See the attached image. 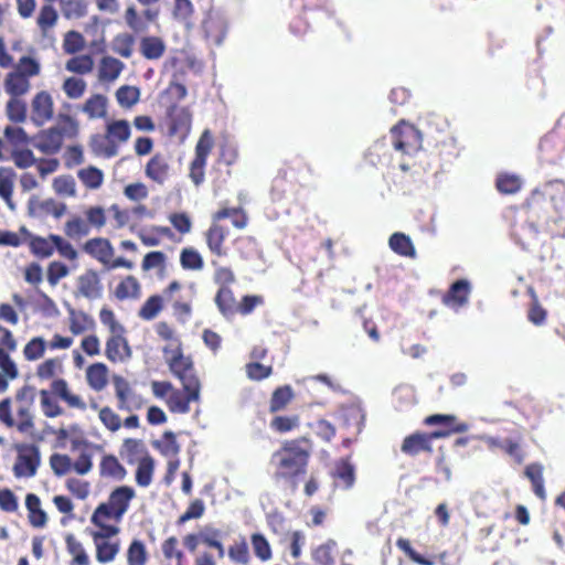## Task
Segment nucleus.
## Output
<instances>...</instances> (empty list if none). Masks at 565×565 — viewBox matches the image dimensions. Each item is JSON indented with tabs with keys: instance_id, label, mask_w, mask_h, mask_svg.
<instances>
[{
	"instance_id": "72a5a7b5",
	"label": "nucleus",
	"mask_w": 565,
	"mask_h": 565,
	"mask_svg": "<svg viewBox=\"0 0 565 565\" xmlns=\"http://www.w3.org/2000/svg\"><path fill=\"white\" fill-rule=\"evenodd\" d=\"M94 319L84 311L70 310L68 328L73 335H79L95 329Z\"/></svg>"
},
{
	"instance_id": "3c124183",
	"label": "nucleus",
	"mask_w": 565,
	"mask_h": 565,
	"mask_svg": "<svg viewBox=\"0 0 565 565\" xmlns=\"http://www.w3.org/2000/svg\"><path fill=\"white\" fill-rule=\"evenodd\" d=\"M147 177H162L170 173V157L157 153L151 158L146 168Z\"/></svg>"
},
{
	"instance_id": "ea45409f",
	"label": "nucleus",
	"mask_w": 565,
	"mask_h": 565,
	"mask_svg": "<svg viewBox=\"0 0 565 565\" xmlns=\"http://www.w3.org/2000/svg\"><path fill=\"white\" fill-rule=\"evenodd\" d=\"M164 51L166 45L158 36H145L140 41V52L147 60H158Z\"/></svg>"
},
{
	"instance_id": "a878e982",
	"label": "nucleus",
	"mask_w": 565,
	"mask_h": 565,
	"mask_svg": "<svg viewBox=\"0 0 565 565\" xmlns=\"http://www.w3.org/2000/svg\"><path fill=\"white\" fill-rule=\"evenodd\" d=\"M125 68V64L113 56L100 58L97 68V78L100 83L109 84L118 79Z\"/></svg>"
},
{
	"instance_id": "c85d7f7f",
	"label": "nucleus",
	"mask_w": 565,
	"mask_h": 565,
	"mask_svg": "<svg viewBox=\"0 0 565 565\" xmlns=\"http://www.w3.org/2000/svg\"><path fill=\"white\" fill-rule=\"evenodd\" d=\"M3 334H0V369L1 372L6 373L7 376L11 377V380H15L19 377V369L15 362L11 359L10 353L17 350V340L11 333V340L13 342V347L11 344L4 343Z\"/></svg>"
},
{
	"instance_id": "6e6552de",
	"label": "nucleus",
	"mask_w": 565,
	"mask_h": 565,
	"mask_svg": "<svg viewBox=\"0 0 565 565\" xmlns=\"http://www.w3.org/2000/svg\"><path fill=\"white\" fill-rule=\"evenodd\" d=\"M200 544L215 550L218 558H223L225 555L222 532L218 529L204 526L198 533H189L183 537V545L191 553H194Z\"/></svg>"
},
{
	"instance_id": "de8ad7c7",
	"label": "nucleus",
	"mask_w": 565,
	"mask_h": 565,
	"mask_svg": "<svg viewBox=\"0 0 565 565\" xmlns=\"http://www.w3.org/2000/svg\"><path fill=\"white\" fill-rule=\"evenodd\" d=\"M128 565H147L148 552L146 545L140 540H132L127 548Z\"/></svg>"
},
{
	"instance_id": "5701e85b",
	"label": "nucleus",
	"mask_w": 565,
	"mask_h": 565,
	"mask_svg": "<svg viewBox=\"0 0 565 565\" xmlns=\"http://www.w3.org/2000/svg\"><path fill=\"white\" fill-rule=\"evenodd\" d=\"M228 231L226 227L212 223L204 233L205 243L212 255L217 257L226 256L227 252L224 247Z\"/></svg>"
},
{
	"instance_id": "423d86ee",
	"label": "nucleus",
	"mask_w": 565,
	"mask_h": 565,
	"mask_svg": "<svg viewBox=\"0 0 565 565\" xmlns=\"http://www.w3.org/2000/svg\"><path fill=\"white\" fill-rule=\"evenodd\" d=\"M135 498L136 491L132 487L119 486L109 493L107 501L99 503L95 510L113 516V521L120 523Z\"/></svg>"
},
{
	"instance_id": "a19ab883",
	"label": "nucleus",
	"mask_w": 565,
	"mask_h": 565,
	"mask_svg": "<svg viewBox=\"0 0 565 565\" xmlns=\"http://www.w3.org/2000/svg\"><path fill=\"white\" fill-rule=\"evenodd\" d=\"M83 111L89 119L104 118L107 114V98L100 94L90 96L83 105Z\"/></svg>"
},
{
	"instance_id": "393cba45",
	"label": "nucleus",
	"mask_w": 565,
	"mask_h": 565,
	"mask_svg": "<svg viewBox=\"0 0 565 565\" xmlns=\"http://www.w3.org/2000/svg\"><path fill=\"white\" fill-rule=\"evenodd\" d=\"M83 249L105 267L115 255V250L110 242L103 237L88 239L84 244Z\"/></svg>"
},
{
	"instance_id": "1a4fd4ad",
	"label": "nucleus",
	"mask_w": 565,
	"mask_h": 565,
	"mask_svg": "<svg viewBox=\"0 0 565 565\" xmlns=\"http://www.w3.org/2000/svg\"><path fill=\"white\" fill-rule=\"evenodd\" d=\"M41 462L40 450L35 445H22L13 465L15 478H31L36 475Z\"/></svg>"
},
{
	"instance_id": "a211bd4d",
	"label": "nucleus",
	"mask_w": 565,
	"mask_h": 565,
	"mask_svg": "<svg viewBox=\"0 0 565 565\" xmlns=\"http://www.w3.org/2000/svg\"><path fill=\"white\" fill-rule=\"evenodd\" d=\"M125 333L126 332L110 333L106 341L105 355L113 363L122 362L131 355Z\"/></svg>"
},
{
	"instance_id": "6ab92c4d",
	"label": "nucleus",
	"mask_w": 565,
	"mask_h": 565,
	"mask_svg": "<svg viewBox=\"0 0 565 565\" xmlns=\"http://www.w3.org/2000/svg\"><path fill=\"white\" fill-rule=\"evenodd\" d=\"M202 28L209 41L215 45H221L227 31V23L223 15L217 12H209L205 17Z\"/></svg>"
},
{
	"instance_id": "37998d69",
	"label": "nucleus",
	"mask_w": 565,
	"mask_h": 565,
	"mask_svg": "<svg viewBox=\"0 0 565 565\" xmlns=\"http://www.w3.org/2000/svg\"><path fill=\"white\" fill-rule=\"evenodd\" d=\"M140 295V284L135 276H126L115 288V297L118 300L128 298H138Z\"/></svg>"
},
{
	"instance_id": "8fccbe9b",
	"label": "nucleus",
	"mask_w": 565,
	"mask_h": 565,
	"mask_svg": "<svg viewBox=\"0 0 565 565\" xmlns=\"http://www.w3.org/2000/svg\"><path fill=\"white\" fill-rule=\"evenodd\" d=\"M180 264L185 270H201L204 267L203 257L193 247H184L181 250Z\"/></svg>"
},
{
	"instance_id": "ddd939ff",
	"label": "nucleus",
	"mask_w": 565,
	"mask_h": 565,
	"mask_svg": "<svg viewBox=\"0 0 565 565\" xmlns=\"http://www.w3.org/2000/svg\"><path fill=\"white\" fill-rule=\"evenodd\" d=\"M200 398V391L173 387L170 396L166 398V405L172 414H188L191 409L190 404L198 403Z\"/></svg>"
},
{
	"instance_id": "9d476101",
	"label": "nucleus",
	"mask_w": 565,
	"mask_h": 565,
	"mask_svg": "<svg viewBox=\"0 0 565 565\" xmlns=\"http://www.w3.org/2000/svg\"><path fill=\"white\" fill-rule=\"evenodd\" d=\"M104 286L99 274L95 269H86L76 278L74 295L88 300H97L103 297Z\"/></svg>"
},
{
	"instance_id": "c9c22d12",
	"label": "nucleus",
	"mask_w": 565,
	"mask_h": 565,
	"mask_svg": "<svg viewBox=\"0 0 565 565\" xmlns=\"http://www.w3.org/2000/svg\"><path fill=\"white\" fill-rule=\"evenodd\" d=\"M86 380L90 388L96 392L104 390L108 383V369L104 363L97 362L86 370Z\"/></svg>"
},
{
	"instance_id": "20e7f679",
	"label": "nucleus",
	"mask_w": 565,
	"mask_h": 565,
	"mask_svg": "<svg viewBox=\"0 0 565 565\" xmlns=\"http://www.w3.org/2000/svg\"><path fill=\"white\" fill-rule=\"evenodd\" d=\"M130 135L131 128L127 120H110L104 135L92 136L89 147L95 154L111 158L118 154L119 147L129 140Z\"/></svg>"
},
{
	"instance_id": "412c9836",
	"label": "nucleus",
	"mask_w": 565,
	"mask_h": 565,
	"mask_svg": "<svg viewBox=\"0 0 565 565\" xmlns=\"http://www.w3.org/2000/svg\"><path fill=\"white\" fill-rule=\"evenodd\" d=\"M110 520H113V516L105 515V513H99L97 510H94L90 522L98 529L90 534L94 543L103 540H115L119 534V526L107 523Z\"/></svg>"
},
{
	"instance_id": "a18cd8bd",
	"label": "nucleus",
	"mask_w": 565,
	"mask_h": 565,
	"mask_svg": "<svg viewBox=\"0 0 565 565\" xmlns=\"http://www.w3.org/2000/svg\"><path fill=\"white\" fill-rule=\"evenodd\" d=\"M525 476L530 479L535 495L541 500H545L543 467L540 463H531L525 468Z\"/></svg>"
},
{
	"instance_id": "2eb2a0df",
	"label": "nucleus",
	"mask_w": 565,
	"mask_h": 565,
	"mask_svg": "<svg viewBox=\"0 0 565 565\" xmlns=\"http://www.w3.org/2000/svg\"><path fill=\"white\" fill-rule=\"evenodd\" d=\"M54 102L52 96L45 92H39L31 102V120L36 126H43L53 118Z\"/></svg>"
},
{
	"instance_id": "0e129e2a",
	"label": "nucleus",
	"mask_w": 565,
	"mask_h": 565,
	"mask_svg": "<svg viewBox=\"0 0 565 565\" xmlns=\"http://www.w3.org/2000/svg\"><path fill=\"white\" fill-rule=\"evenodd\" d=\"M45 349V340L42 337H34L25 344L23 356L26 361H36L44 355Z\"/></svg>"
},
{
	"instance_id": "680f3d73",
	"label": "nucleus",
	"mask_w": 565,
	"mask_h": 565,
	"mask_svg": "<svg viewBox=\"0 0 565 565\" xmlns=\"http://www.w3.org/2000/svg\"><path fill=\"white\" fill-rule=\"evenodd\" d=\"M334 477L340 479L347 489L351 488L355 481V472L353 465L349 459H341L335 465Z\"/></svg>"
},
{
	"instance_id": "603ef678",
	"label": "nucleus",
	"mask_w": 565,
	"mask_h": 565,
	"mask_svg": "<svg viewBox=\"0 0 565 565\" xmlns=\"http://www.w3.org/2000/svg\"><path fill=\"white\" fill-rule=\"evenodd\" d=\"M6 115L12 122H24L26 120V104L20 98L10 97L6 105Z\"/></svg>"
},
{
	"instance_id": "58836bf2",
	"label": "nucleus",
	"mask_w": 565,
	"mask_h": 565,
	"mask_svg": "<svg viewBox=\"0 0 565 565\" xmlns=\"http://www.w3.org/2000/svg\"><path fill=\"white\" fill-rule=\"evenodd\" d=\"M153 472L154 460L148 452H146V455L139 459L136 469L135 478L137 484L142 488L150 486V483L152 482Z\"/></svg>"
},
{
	"instance_id": "bb28decb",
	"label": "nucleus",
	"mask_w": 565,
	"mask_h": 565,
	"mask_svg": "<svg viewBox=\"0 0 565 565\" xmlns=\"http://www.w3.org/2000/svg\"><path fill=\"white\" fill-rule=\"evenodd\" d=\"M20 233L29 241L32 254L41 258H47L53 255L55 243L51 235L49 237L33 236L25 226L20 227Z\"/></svg>"
},
{
	"instance_id": "338daca9",
	"label": "nucleus",
	"mask_w": 565,
	"mask_h": 565,
	"mask_svg": "<svg viewBox=\"0 0 565 565\" xmlns=\"http://www.w3.org/2000/svg\"><path fill=\"white\" fill-rule=\"evenodd\" d=\"M20 75L30 79V77L38 76L41 72L40 62L32 56H22L14 70Z\"/></svg>"
},
{
	"instance_id": "4be33fe9",
	"label": "nucleus",
	"mask_w": 565,
	"mask_h": 565,
	"mask_svg": "<svg viewBox=\"0 0 565 565\" xmlns=\"http://www.w3.org/2000/svg\"><path fill=\"white\" fill-rule=\"evenodd\" d=\"M63 142L58 130L50 127L34 137L33 146L45 154H55L61 150Z\"/></svg>"
},
{
	"instance_id": "b1692460",
	"label": "nucleus",
	"mask_w": 565,
	"mask_h": 565,
	"mask_svg": "<svg viewBox=\"0 0 565 565\" xmlns=\"http://www.w3.org/2000/svg\"><path fill=\"white\" fill-rule=\"evenodd\" d=\"M424 425L439 426L435 431H448V436L455 433H465L468 430V424L457 423V417L449 414H434L425 417Z\"/></svg>"
},
{
	"instance_id": "e2e57ef3",
	"label": "nucleus",
	"mask_w": 565,
	"mask_h": 565,
	"mask_svg": "<svg viewBox=\"0 0 565 565\" xmlns=\"http://www.w3.org/2000/svg\"><path fill=\"white\" fill-rule=\"evenodd\" d=\"M116 98L121 107L130 108L138 103L140 90L135 86L124 85L117 89Z\"/></svg>"
},
{
	"instance_id": "4468645a",
	"label": "nucleus",
	"mask_w": 565,
	"mask_h": 565,
	"mask_svg": "<svg viewBox=\"0 0 565 565\" xmlns=\"http://www.w3.org/2000/svg\"><path fill=\"white\" fill-rule=\"evenodd\" d=\"M29 145V136L19 126H7L3 137L0 138V160H8L9 152Z\"/></svg>"
},
{
	"instance_id": "f3484780",
	"label": "nucleus",
	"mask_w": 565,
	"mask_h": 565,
	"mask_svg": "<svg viewBox=\"0 0 565 565\" xmlns=\"http://www.w3.org/2000/svg\"><path fill=\"white\" fill-rule=\"evenodd\" d=\"M214 146V139L209 129H205L196 146H195V158L191 163V172L190 177H202L203 169L206 164V158L210 154L212 148Z\"/></svg>"
},
{
	"instance_id": "5fc2aeb1",
	"label": "nucleus",
	"mask_w": 565,
	"mask_h": 565,
	"mask_svg": "<svg viewBox=\"0 0 565 565\" xmlns=\"http://www.w3.org/2000/svg\"><path fill=\"white\" fill-rule=\"evenodd\" d=\"M65 68L75 74H88L94 68V60L90 55L84 54V55H77L72 58H70L66 64Z\"/></svg>"
},
{
	"instance_id": "49530a36",
	"label": "nucleus",
	"mask_w": 565,
	"mask_h": 565,
	"mask_svg": "<svg viewBox=\"0 0 565 565\" xmlns=\"http://www.w3.org/2000/svg\"><path fill=\"white\" fill-rule=\"evenodd\" d=\"M161 552L166 561H175V565H184L185 555L179 547V540L175 536H169L161 543Z\"/></svg>"
},
{
	"instance_id": "c03bdc74",
	"label": "nucleus",
	"mask_w": 565,
	"mask_h": 565,
	"mask_svg": "<svg viewBox=\"0 0 565 565\" xmlns=\"http://www.w3.org/2000/svg\"><path fill=\"white\" fill-rule=\"evenodd\" d=\"M300 426V417L297 414L292 415H276L271 418L269 427L278 434H287Z\"/></svg>"
},
{
	"instance_id": "4d7b16f0",
	"label": "nucleus",
	"mask_w": 565,
	"mask_h": 565,
	"mask_svg": "<svg viewBox=\"0 0 565 565\" xmlns=\"http://www.w3.org/2000/svg\"><path fill=\"white\" fill-rule=\"evenodd\" d=\"M250 543L255 556L262 562H266L271 558L273 552L268 540L262 533H253L250 535Z\"/></svg>"
},
{
	"instance_id": "4c0bfd02",
	"label": "nucleus",
	"mask_w": 565,
	"mask_h": 565,
	"mask_svg": "<svg viewBox=\"0 0 565 565\" xmlns=\"http://www.w3.org/2000/svg\"><path fill=\"white\" fill-rule=\"evenodd\" d=\"M227 556L235 565H248L250 563V554L245 536H239L227 548Z\"/></svg>"
},
{
	"instance_id": "f03ea898",
	"label": "nucleus",
	"mask_w": 565,
	"mask_h": 565,
	"mask_svg": "<svg viewBox=\"0 0 565 565\" xmlns=\"http://www.w3.org/2000/svg\"><path fill=\"white\" fill-rule=\"evenodd\" d=\"M310 454L300 446L299 439L287 440L271 456L276 479L290 481L297 486V478L307 472Z\"/></svg>"
},
{
	"instance_id": "aec40b11",
	"label": "nucleus",
	"mask_w": 565,
	"mask_h": 565,
	"mask_svg": "<svg viewBox=\"0 0 565 565\" xmlns=\"http://www.w3.org/2000/svg\"><path fill=\"white\" fill-rule=\"evenodd\" d=\"M470 291L471 287L468 280H456L443 296L441 301L449 308L459 309L468 303Z\"/></svg>"
},
{
	"instance_id": "052dcab7",
	"label": "nucleus",
	"mask_w": 565,
	"mask_h": 565,
	"mask_svg": "<svg viewBox=\"0 0 565 565\" xmlns=\"http://www.w3.org/2000/svg\"><path fill=\"white\" fill-rule=\"evenodd\" d=\"M90 231L89 224L79 216H73L64 226L66 236L71 238H81L88 235Z\"/></svg>"
},
{
	"instance_id": "6e6d98bb",
	"label": "nucleus",
	"mask_w": 565,
	"mask_h": 565,
	"mask_svg": "<svg viewBox=\"0 0 565 565\" xmlns=\"http://www.w3.org/2000/svg\"><path fill=\"white\" fill-rule=\"evenodd\" d=\"M63 371V364L62 361L58 358H51L46 359L42 363H40L36 367V376L42 380H51L56 374L61 373Z\"/></svg>"
},
{
	"instance_id": "69168bd1",
	"label": "nucleus",
	"mask_w": 565,
	"mask_h": 565,
	"mask_svg": "<svg viewBox=\"0 0 565 565\" xmlns=\"http://www.w3.org/2000/svg\"><path fill=\"white\" fill-rule=\"evenodd\" d=\"M53 128L58 130L63 141L74 138L78 134V122L68 115L60 116L57 124Z\"/></svg>"
},
{
	"instance_id": "bf43d9fd",
	"label": "nucleus",
	"mask_w": 565,
	"mask_h": 565,
	"mask_svg": "<svg viewBox=\"0 0 565 565\" xmlns=\"http://www.w3.org/2000/svg\"><path fill=\"white\" fill-rule=\"evenodd\" d=\"M193 364L192 358L190 355H184L181 348L172 351V355L168 359L169 370L172 375H175L183 370H191V365Z\"/></svg>"
},
{
	"instance_id": "0eeeda50",
	"label": "nucleus",
	"mask_w": 565,
	"mask_h": 565,
	"mask_svg": "<svg viewBox=\"0 0 565 565\" xmlns=\"http://www.w3.org/2000/svg\"><path fill=\"white\" fill-rule=\"evenodd\" d=\"M445 437H448V431H415L403 439L401 451L408 457H417L420 454L431 455L433 440Z\"/></svg>"
},
{
	"instance_id": "39448f33",
	"label": "nucleus",
	"mask_w": 565,
	"mask_h": 565,
	"mask_svg": "<svg viewBox=\"0 0 565 565\" xmlns=\"http://www.w3.org/2000/svg\"><path fill=\"white\" fill-rule=\"evenodd\" d=\"M53 395L60 397L71 408L81 411L86 409V403L76 394H73L64 379H55L51 383V391H40V403L43 414L49 418H54L63 414L62 407L54 399Z\"/></svg>"
},
{
	"instance_id": "f8f14e48",
	"label": "nucleus",
	"mask_w": 565,
	"mask_h": 565,
	"mask_svg": "<svg viewBox=\"0 0 565 565\" xmlns=\"http://www.w3.org/2000/svg\"><path fill=\"white\" fill-rule=\"evenodd\" d=\"M168 127L171 136L184 139L192 125V114L186 107L173 105L168 110Z\"/></svg>"
},
{
	"instance_id": "7ed1b4c3",
	"label": "nucleus",
	"mask_w": 565,
	"mask_h": 565,
	"mask_svg": "<svg viewBox=\"0 0 565 565\" xmlns=\"http://www.w3.org/2000/svg\"><path fill=\"white\" fill-rule=\"evenodd\" d=\"M18 403L17 419L12 416L11 398L7 397L0 402V422L7 427H17L22 434L31 433L34 429L33 415L31 412L34 402V388L23 385L15 393Z\"/></svg>"
},
{
	"instance_id": "864d4df0",
	"label": "nucleus",
	"mask_w": 565,
	"mask_h": 565,
	"mask_svg": "<svg viewBox=\"0 0 565 565\" xmlns=\"http://www.w3.org/2000/svg\"><path fill=\"white\" fill-rule=\"evenodd\" d=\"M135 38L128 33L117 34L111 42V50L121 57L129 58L132 55Z\"/></svg>"
},
{
	"instance_id": "774afa93",
	"label": "nucleus",
	"mask_w": 565,
	"mask_h": 565,
	"mask_svg": "<svg viewBox=\"0 0 565 565\" xmlns=\"http://www.w3.org/2000/svg\"><path fill=\"white\" fill-rule=\"evenodd\" d=\"M62 88L68 98L78 99L86 90V82L79 77H67L64 81Z\"/></svg>"
},
{
	"instance_id": "7c9ffc66",
	"label": "nucleus",
	"mask_w": 565,
	"mask_h": 565,
	"mask_svg": "<svg viewBox=\"0 0 565 565\" xmlns=\"http://www.w3.org/2000/svg\"><path fill=\"white\" fill-rule=\"evenodd\" d=\"M25 508L28 510L29 522L33 527H44L47 523V515L41 508V500L34 493H28L25 497Z\"/></svg>"
},
{
	"instance_id": "f257e3e1",
	"label": "nucleus",
	"mask_w": 565,
	"mask_h": 565,
	"mask_svg": "<svg viewBox=\"0 0 565 565\" xmlns=\"http://www.w3.org/2000/svg\"><path fill=\"white\" fill-rule=\"evenodd\" d=\"M370 158L377 157L379 163L396 168L402 173H425L417 167L416 159L425 157L423 152V136L411 124L401 121L391 128L390 135L376 140L370 148ZM371 161L374 163L373 159Z\"/></svg>"
},
{
	"instance_id": "473e14b6",
	"label": "nucleus",
	"mask_w": 565,
	"mask_h": 565,
	"mask_svg": "<svg viewBox=\"0 0 565 565\" xmlns=\"http://www.w3.org/2000/svg\"><path fill=\"white\" fill-rule=\"evenodd\" d=\"M4 89L10 97L23 96L31 89L30 79L15 71L10 72L4 79Z\"/></svg>"
},
{
	"instance_id": "2f4dec72",
	"label": "nucleus",
	"mask_w": 565,
	"mask_h": 565,
	"mask_svg": "<svg viewBox=\"0 0 565 565\" xmlns=\"http://www.w3.org/2000/svg\"><path fill=\"white\" fill-rule=\"evenodd\" d=\"M390 248L397 255L408 258L416 257V248L408 235L402 232L393 233L388 238Z\"/></svg>"
},
{
	"instance_id": "9b49d317",
	"label": "nucleus",
	"mask_w": 565,
	"mask_h": 565,
	"mask_svg": "<svg viewBox=\"0 0 565 565\" xmlns=\"http://www.w3.org/2000/svg\"><path fill=\"white\" fill-rule=\"evenodd\" d=\"M113 383L119 411L132 412L143 406V398L131 388L126 379L117 375L114 376Z\"/></svg>"
},
{
	"instance_id": "dca6fc26",
	"label": "nucleus",
	"mask_w": 565,
	"mask_h": 565,
	"mask_svg": "<svg viewBox=\"0 0 565 565\" xmlns=\"http://www.w3.org/2000/svg\"><path fill=\"white\" fill-rule=\"evenodd\" d=\"M58 21V13L52 4H44L38 14L36 24L41 33L42 41L52 45L56 41L54 29Z\"/></svg>"
},
{
	"instance_id": "f704fd0d",
	"label": "nucleus",
	"mask_w": 565,
	"mask_h": 565,
	"mask_svg": "<svg viewBox=\"0 0 565 565\" xmlns=\"http://www.w3.org/2000/svg\"><path fill=\"white\" fill-rule=\"evenodd\" d=\"M294 397V390L290 385L286 384L276 387L273 391L269 399V413L276 414L280 411H284L290 404Z\"/></svg>"
},
{
	"instance_id": "c756f323",
	"label": "nucleus",
	"mask_w": 565,
	"mask_h": 565,
	"mask_svg": "<svg viewBox=\"0 0 565 565\" xmlns=\"http://www.w3.org/2000/svg\"><path fill=\"white\" fill-rule=\"evenodd\" d=\"M214 301L222 316L226 319H231L237 313L238 302L231 287H220Z\"/></svg>"
},
{
	"instance_id": "13d9d810",
	"label": "nucleus",
	"mask_w": 565,
	"mask_h": 565,
	"mask_svg": "<svg viewBox=\"0 0 565 565\" xmlns=\"http://www.w3.org/2000/svg\"><path fill=\"white\" fill-rule=\"evenodd\" d=\"M156 447L164 457H172V459L178 458L181 450L175 434L170 430L163 433L162 439L156 444Z\"/></svg>"
},
{
	"instance_id": "cd10ccee",
	"label": "nucleus",
	"mask_w": 565,
	"mask_h": 565,
	"mask_svg": "<svg viewBox=\"0 0 565 565\" xmlns=\"http://www.w3.org/2000/svg\"><path fill=\"white\" fill-rule=\"evenodd\" d=\"M99 476L116 482L122 481L127 476L126 468L114 455H104L99 462Z\"/></svg>"
},
{
	"instance_id": "09e8293b",
	"label": "nucleus",
	"mask_w": 565,
	"mask_h": 565,
	"mask_svg": "<svg viewBox=\"0 0 565 565\" xmlns=\"http://www.w3.org/2000/svg\"><path fill=\"white\" fill-rule=\"evenodd\" d=\"M163 309V299L160 295L150 296L140 307L138 316L142 320H153Z\"/></svg>"
},
{
	"instance_id": "e433bc0d",
	"label": "nucleus",
	"mask_w": 565,
	"mask_h": 565,
	"mask_svg": "<svg viewBox=\"0 0 565 565\" xmlns=\"http://www.w3.org/2000/svg\"><path fill=\"white\" fill-rule=\"evenodd\" d=\"M94 545L96 548V559L102 564L113 562L120 551L119 539L97 541Z\"/></svg>"
},
{
	"instance_id": "79ce46f5",
	"label": "nucleus",
	"mask_w": 565,
	"mask_h": 565,
	"mask_svg": "<svg viewBox=\"0 0 565 565\" xmlns=\"http://www.w3.org/2000/svg\"><path fill=\"white\" fill-rule=\"evenodd\" d=\"M66 550L70 555L73 556L71 565H89V557L83 546V544L73 535L67 534L65 536Z\"/></svg>"
}]
</instances>
